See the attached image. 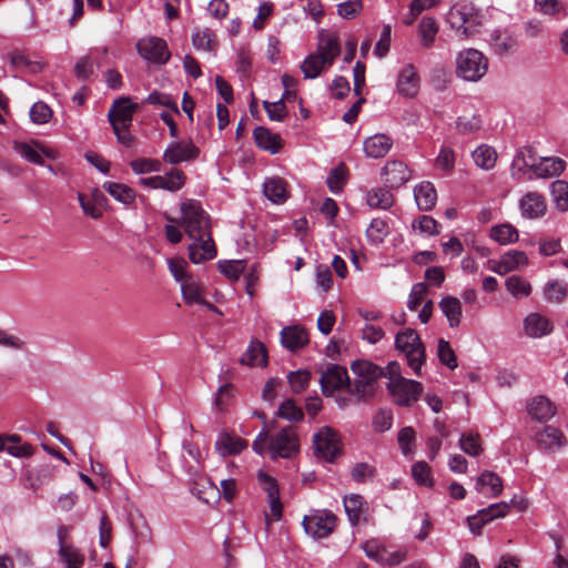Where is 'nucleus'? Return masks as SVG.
Returning <instances> with one entry per match:
<instances>
[{"instance_id": "nucleus-20", "label": "nucleus", "mask_w": 568, "mask_h": 568, "mask_svg": "<svg viewBox=\"0 0 568 568\" xmlns=\"http://www.w3.org/2000/svg\"><path fill=\"white\" fill-rule=\"evenodd\" d=\"M253 136L256 145L271 154H276L282 149L283 141L280 134L271 132L265 126L255 128Z\"/></svg>"}, {"instance_id": "nucleus-35", "label": "nucleus", "mask_w": 568, "mask_h": 568, "mask_svg": "<svg viewBox=\"0 0 568 568\" xmlns=\"http://www.w3.org/2000/svg\"><path fill=\"white\" fill-rule=\"evenodd\" d=\"M351 369L358 378L369 382H375L385 374L383 367L368 361H355L352 363Z\"/></svg>"}, {"instance_id": "nucleus-16", "label": "nucleus", "mask_w": 568, "mask_h": 568, "mask_svg": "<svg viewBox=\"0 0 568 568\" xmlns=\"http://www.w3.org/2000/svg\"><path fill=\"white\" fill-rule=\"evenodd\" d=\"M524 333L530 338H541L549 335L554 326L551 322L540 313H530L524 318Z\"/></svg>"}, {"instance_id": "nucleus-9", "label": "nucleus", "mask_w": 568, "mask_h": 568, "mask_svg": "<svg viewBox=\"0 0 568 568\" xmlns=\"http://www.w3.org/2000/svg\"><path fill=\"white\" fill-rule=\"evenodd\" d=\"M314 452L318 458L325 462H334L342 452V444L338 434L329 427H323L314 436Z\"/></svg>"}, {"instance_id": "nucleus-7", "label": "nucleus", "mask_w": 568, "mask_h": 568, "mask_svg": "<svg viewBox=\"0 0 568 568\" xmlns=\"http://www.w3.org/2000/svg\"><path fill=\"white\" fill-rule=\"evenodd\" d=\"M187 485L192 495L205 504H214L221 498L220 488L202 473V467L189 466Z\"/></svg>"}, {"instance_id": "nucleus-27", "label": "nucleus", "mask_w": 568, "mask_h": 568, "mask_svg": "<svg viewBox=\"0 0 568 568\" xmlns=\"http://www.w3.org/2000/svg\"><path fill=\"white\" fill-rule=\"evenodd\" d=\"M476 489L490 497H497L503 490V480L496 473L485 470L477 478Z\"/></svg>"}, {"instance_id": "nucleus-49", "label": "nucleus", "mask_w": 568, "mask_h": 568, "mask_svg": "<svg viewBox=\"0 0 568 568\" xmlns=\"http://www.w3.org/2000/svg\"><path fill=\"white\" fill-rule=\"evenodd\" d=\"M217 268L231 281H236L245 270V262L243 260L219 261Z\"/></svg>"}, {"instance_id": "nucleus-51", "label": "nucleus", "mask_w": 568, "mask_h": 568, "mask_svg": "<svg viewBox=\"0 0 568 568\" xmlns=\"http://www.w3.org/2000/svg\"><path fill=\"white\" fill-rule=\"evenodd\" d=\"M478 434H463L459 439L460 449L469 456L476 457L483 452Z\"/></svg>"}, {"instance_id": "nucleus-47", "label": "nucleus", "mask_w": 568, "mask_h": 568, "mask_svg": "<svg viewBox=\"0 0 568 568\" xmlns=\"http://www.w3.org/2000/svg\"><path fill=\"white\" fill-rule=\"evenodd\" d=\"M496 152L488 145H480L473 152V159L477 166L490 170L496 163Z\"/></svg>"}, {"instance_id": "nucleus-42", "label": "nucleus", "mask_w": 568, "mask_h": 568, "mask_svg": "<svg viewBox=\"0 0 568 568\" xmlns=\"http://www.w3.org/2000/svg\"><path fill=\"white\" fill-rule=\"evenodd\" d=\"M536 158L535 152L531 148L525 146L517 151L511 166L513 170H517L518 172H526V170H531L534 172L536 166Z\"/></svg>"}, {"instance_id": "nucleus-17", "label": "nucleus", "mask_w": 568, "mask_h": 568, "mask_svg": "<svg viewBox=\"0 0 568 568\" xmlns=\"http://www.w3.org/2000/svg\"><path fill=\"white\" fill-rule=\"evenodd\" d=\"M489 270L504 275L528 264V257L523 251H508L498 262H489Z\"/></svg>"}, {"instance_id": "nucleus-21", "label": "nucleus", "mask_w": 568, "mask_h": 568, "mask_svg": "<svg viewBox=\"0 0 568 568\" xmlns=\"http://www.w3.org/2000/svg\"><path fill=\"white\" fill-rule=\"evenodd\" d=\"M393 140L390 136L379 133L367 138L364 141V151L368 158H384L392 149Z\"/></svg>"}, {"instance_id": "nucleus-45", "label": "nucleus", "mask_w": 568, "mask_h": 568, "mask_svg": "<svg viewBox=\"0 0 568 568\" xmlns=\"http://www.w3.org/2000/svg\"><path fill=\"white\" fill-rule=\"evenodd\" d=\"M364 500L361 495H352L344 499L345 511L353 526L359 524L363 514Z\"/></svg>"}, {"instance_id": "nucleus-46", "label": "nucleus", "mask_w": 568, "mask_h": 568, "mask_svg": "<svg viewBox=\"0 0 568 568\" xmlns=\"http://www.w3.org/2000/svg\"><path fill=\"white\" fill-rule=\"evenodd\" d=\"M550 192L558 210L568 211V182L556 180L550 184Z\"/></svg>"}, {"instance_id": "nucleus-31", "label": "nucleus", "mask_w": 568, "mask_h": 568, "mask_svg": "<svg viewBox=\"0 0 568 568\" xmlns=\"http://www.w3.org/2000/svg\"><path fill=\"white\" fill-rule=\"evenodd\" d=\"M246 440L237 436H231L226 433L221 434L215 442V448L222 456L239 454L246 448Z\"/></svg>"}, {"instance_id": "nucleus-53", "label": "nucleus", "mask_w": 568, "mask_h": 568, "mask_svg": "<svg viewBox=\"0 0 568 568\" xmlns=\"http://www.w3.org/2000/svg\"><path fill=\"white\" fill-rule=\"evenodd\" d=\"M311 379V374L307 371L291 372L287 376L291 389L295 394L302 393L307 388Z\"/></svg>"}, {"instance_id": "nucleus-8", "label": "nucleus", "mask_w": 568, "mask_h": 568, "mask_svg": "<svg viewBox=\"0 0 568 568\" xmlns=\"http://www.w3.org/2000/svg\"><path fill=\"white\" fill-rule=\"evenodd\" d=\"M336 520V516L328 510H314L304 517L303 527L305 532L313 538L322 539L333 532Z\"/></svg>"}, {"instance_id": "nucleus-43", "label": "nucleus", "mask_w": 568, "mask_h": 568, "mask_svg": "<svg viewBox=\"0 0 568 568\" xmlns=\"http://www.w3.org/2000/svg\"><path fill=\"white\" fill-rule=\"evenodd\" d=\"M103 189L116 201L123 204H130L135 199V192L125 184L115 182H105Z\"/></svg>"}, {"instance_id": "nucleus-40", "label": "nucleus", "mask_w": 568, "mask_h": 568, "mask_svg": "<svg viewBox=\"0 0 568 568\" xmlns=\"http://www.w3.org/2000/svg\"><path fill=\"white\" fill-rule=\"evenodd\" d=\"M438 33V24L434 18L424 17L418 26V34L420 37V43L424 48H430Z\"/></svg>"}, {"instance_id": "nucleus-3", "label": "nucleus", "mask_w": 568, "mask_h": 568, "mask_svg": "<svg viewBox=\"0 0 568 568\" xmlns=\"http://www.w3.org/2000/svg\"><path fill=\"white\" fill-rule=\"evenodd\" d=\"M395 346L405 355L414 373L420 375L422 366L426 361V351L417 332L413 328L398 332L395 337Z\"/></svg>"}, {"instance_id": "nucleus-18", "label": "nucleus", "mask_w": 568, "mask_h": 568, "mask_svg": "<svg viewBox=\"0 0 568 568\" xmlns=\"http://www.w3.org/2000/svg\"><path fill=\"white\" fill-rule=\"evenodd\" d=\"M520 213L526 219H539L545 215L547 204L545 197L537 192H528L519 201Z\"/></svg>"}, {"instance_id": "nucleus-39", "label": "nucleus", "mask_w": 568, "mask_h": 568, "mask_svg": "<svg viewBox=\"0 0 568 568\" xmlns=\"http://www.w3.org/2000/svg\"><path fill=\"white\" fill-rule=\"evenodd\" d=\"M329 67L320 55L311 53L304 59L301 69L305 79H315Z\"/></svg>"}, {"instance_id": "nucleus-2", "label": "nucleus", "mask_w": 568, "mask_h": 568, "mask_svg": "<svg viewBox=\"0 0 568 568\" xmlns=\"http://www.w3.org/2000/svg\"><path fill=\"white\" fill-rule=\"evenodd\" d=\"M252 448L258 455L267 452L273 460L291 459L300 452V442L297 433L292 426L284 427L274 435L263 429L253 442Z\"/></svg>"}, {"instance_id": "nucleus-61", "label": "nucleus", "mask_w": 568, "mask_h": 568, "mask_svg": "<svg viewBox=\"0 0 568 568\" xmlns=\"http://www.w3.org/2000/svg\"><path fill=\"white\" fill-rule=\"evenodd\" d=\"M414 479L423 486H432L430 467L425 462H417L412 466Z\"/></svg>"}, {"instance_id": "nucleus-62", "label": "nucleus", "mask_w": 568, "mask_h": 568, "mask_svg": "<svg viewBox=\"0 0 568 568\" xmlns=\"http://www.w3.org/2000/svg\"><path fill=\"white\" fill-rule=\"evenodd\" d=\"M14 150L27 161L34 164H43L41 154L30 144L24 142H16Z\"/></svg>"}, {"instance_id": "nucleus-48", "label": "nucleus", "mask_w": 568, "mask_h": 568, "mask_svg": "<svg viewBox=\"0 0 568 568\" xmlns=\"http://www.w3.org/2000/svg\"><path fill=\"white\" fill-rule=\"evenodd\" d=\"M192 42L195 49L212 51L215 43V36L210 29H197L192 34Z\"/></svg>"}, {"instance_id": "nucleus-28", "label": "nucleus", "mask_w": 568, "mask_h": 568, "mask_svg": "<svg viewBox=\"0 0 568 568\" xmlns=\"http://www.w3.org/2000/svg\"><path fill=\"white\" fill-rule=\"evenodd\" d=\"M414 196L418 209L422 211H430L437 201L436 189L428 181L422 182L415 186Z\"/></svg>"}, {"instance_id": "nucleus-1", "label": "nucleus", "mask_w": 568, "mask_h": 568, "mask_svg": "<svg viewBox=\"0 0 568 568\" xmlns=\"http://www.w3.org/2000/svg\"><path fill=\"white\" fill-rule=\"evenodd\" d=\"M182 214L180 227L190 241L187 244V256L193 264H201L213 260L217 255L215 242L212 236L211 221L200 202L187 200L180 206Z\"/></svg>"}, {"instance_id": "nucleus-23", "label": "nucleus", "mask_w": 568, "mask_h": 568, "mask_svg": "<svg viewBox=\"0 0 568 568\" xmlns=\"http://www.w3.org/2000/svg\"><path fill=\"white\" fill-rule=\"evenodd\" d=\"M281 343L285 348L294 352L308 343V334L300 326L284 327L281 331Z\"/></svg>"}, {"instance_id": "nucleus-26", "label": "nucleus", "mask_w": 568, "mask_h": 568, "mask_svg": "<svg viewBox=\"0 0 568 568\" xmlns=\"http://www.w3.org/2000/svg\"><path fill=\"white\" fill-rule=\"evenodd\" d=\"M528 413L538 422H547L555 416L556 407L547 397L536 396L529 403Z\"/></svg>"}, {"instance_id": "nucleus-38", "label": "nucleus", "mask_w": 568, "mask_h": 568, "mask_svg": "<svg viewBox=\"0 0 568 568\" xmlns=\"http://www.w3.org/2000/svg\"><path fill=\"white\" fill-rule=\"evenodd\" d=\"M490 237L500 245H507L518 241L519 234L515 226L509 223L495 225L490 229Z\"/></svg>"}, {"instance_id": "nucleus-22", "label": "nucleus", "mask_w": 568, "mask_h": 568, "mask_svg": "<svg viewBox=\"0 0 568 568\" xmlns=\"http://www.w3.org/2000/svg\"><path fill=\"white\" fill-rule=\"evenodd\" d=\"M537 445L544 450H554L561 448L566 444V437L562 432L554 426H546L536 435Z\"/></svg>"}, {"instance_id": "nucleus-25", "label": "nucleus", "mask_w": 568, "mask_h": 568, "mask_svg": "<svg viewBox=\"0 0 568 568\" xmlns=\"http://www.w3.org/2000/svg\"><path fill=\"white\" fill-rule=\"evenodd\" d=\"M264 480L267 483L266 491H267V498L271 509V517L270 515H265V523L266 526L271 524V520H280L282 517L283 506L280 499V493L278 487L272 477L267 475H263Z\"/></svg>"}, {"instance_id": "nucleus-32", "label": "nucleus", "mask_w": 568, "mask_h": 568, "mask_svg": "<svg viewBox=\"0 0 568 568\" xmlns=\"http://www.w3.org/2000/svg\"><path fill=\"white\" fill-rule=\"evenodd\" d=\"M263 191L265 196L276 204L284 203L288 197L286 182L278 176L265 180Z\"/></svg>"}, {"instance_id": "nucleus-5", "label": "nucleus", "mask_w": 568, "mask_h": 568, "mask_svg": "<svg viewBox=\"0 0 568 568\" xmlns=\"http://www.w3.org/2000/svg\"><path fill=\"white\" fill-rule=\"evenodd\" d=\"M488 70V59L476 49H467L458 53L456 72L467 81L480 80Z\"/></svg>"}, {"instance_id": "nucleus-36", "label": "nucleus", "mask_w": 568, "mask_h": 568, "mask_svg": "<svg viewBox=\"0 0 568 568\" xmlns=\"http://www.w3.org/2000/svg\"><path fill=\"white\" fill-rule=\"evenodd\" d=\"M241 363L250 366H265L267 354L264 345L260 342L251 343L247 351L242 355Z\"/></svg>"}, {"instance_id": "nucleus-44", "label": "nucleus", "mask_w": 568, "mask_h": 568, "mask_svg": "<svg viewBox=\"0 0 568 568\" xmlns=\"http://www.w3.org/2000/svg\"><path fill=\"white\" fill-rule=\"evenodd\" d=\"M506 290L517 300L527 297L531 294V285L525 278L518 275L509 276L505 282Z\"/></svg>"}, {"instance_id": "nucleus-29", "label": "nucleus", "mask_w": 568, "mask_h": 568, "mask_svg": "<svg viewBox=\"0 0 568 568\" xmlns=\"http://www.w3.org/2000/svg\"><path fill=\"white\" fill-rule=\"evenodd\" d=\"M516 44V39L507 31L495 30L490 34L489 45L493 52L499 57L509 54Z\"/></svg>"}, {"instance_id": "nucleus-60", "label": "nucleus", "mask_w": 568, "mask_h": 568, "mask_svg": "<svg viewBox=\"0 0 568 568\" xmlns=\"http://www.w3.org/2000/svg\"><path fill=\"white\" fill-rule=\"evenodd\" d=\"M413 227L418 229L420 233L427 235L439 234V223L429 215H422L418 220L413 222Z\"/></svg>"}, {"instance_id": "nucleus-41", "label": "nucleus", "mask_w": 568, "mask_h": 568, "mask_svg": "<svg viewBox=\"0 0 568 568\" xmlns=\"http://www.w3.org/2000/svg\"><path fill=\"white\" fill-rule=\"evenodd\" d=\"M544 294L549 303H562L568 296V283L559 280L550 281L545 285Z\"/></svg>"}, {"instance_id": "nucleus-6", "label": "nucleus", "mask_w": 568, "mask_h": 568, "mask_svg": "<svg viewBox=\"0 0 568 568\" xmlns=\"http://www.w3.org/2000/svg\"><path fill=\"white\" fill-rule=\"evenodd\" d=\"M446 21L463 38L474 34L479 24L475 8L468 3H458L452 7L446 16Z\"/></svg>"}, {"instance_id": "nucleus-33", "label": "nucleus", "mask_w": 568, "mask_h": 568, "mask_svg": "<svg viewBox=\"0 0 568 568\" xmlns=\"http://www.w3.org/2000/svg\"><path fill=\"white\" fill-rule=\"evenodd\" d=\"M58 557L63 568H82L84 565V555L72 544L68 546L60 545Z\"/></svg>"}, {"instance_id": "nucleus-37", "label": "nucleus", "mask_w": 568, "mask_h": 568, "mask_svg": "<svg viewBox=\"0 0 568 568\" xmlns=\"http://www.w3.org/2000/svg\"><path fill=\"white\" fill-rule=\"evenodd\" d=\"M366 202L372 209L387 210L394 203L393 194L383 187H375L367 192Z\"/></svg>"}, {"instance_id": "nucleus-4", "label": "nucleus", "mask_w": 568, "mask_h": 568, "mask_svg": "<svg viewBox=\"0 0 568 568\" xmlns=\"http://www.w3.org/2000/svg\"><path fill=\"white\" fill-rule=\"evenodd\" d=\"M187 262L180 258V288L182 297L189 306H204L206 310L222 314L221 311L205 298L204 286L186 272Z\"/></svg>"}, {"instance_id": "nucleus-15", "label": "nucleus", "mask_w": 568, "mask_h": 568, "mask_svg": "<svg viewBox=\"0 0 568 568\" xmlns=\"http://www.w3.org/2000/svg\"><path fill=\"white\" fill-rule=\"evenodd\" d=\"M385 176V184L390 189H397L409 181L412 172L407 164L399 160H390L385 163L382 170Z\"/></svg>"}, {"instance_id": "nucleus-54", "label": "nucleus", "mask_w": 568, "mask_h": 568, "mask_svg": "<svg viewBox=\"0 0 568 568\" xmlns=\"http://www.w3.org/2000/svg\"><path fill=\"white\" fill-rule=\"evenodd\" d=\"M130 166L135 174H146L160 171L161 162L149 158H140L131 161Z\"/></svg>"}, {"instance_id": "nucleus-10", "label": "nucleus", "mask_w": 568, "mask_h": 568, "mask_svg": "<svg viewBox=\"0 0 568 568\" xmlns=\"http://www.w3.org/2000/svg\"><path fill=\"white\" fill-rule=\"evenodd\" d=\"M388 389L397 405L410 406L418 400L423 386L419 382L399 377L388 383Z\"/></svg>"}, {"instance_id": "nucleus-19", "label": "nucleus", "mask_w": 568, "mask_h": 568, "mask_svg": "<svg viewBox=\"0 0 568 568\" xmlns=\"http://www.w3.org/2000/svg\"><path fill=\"white\" fill-rule=\"evenodd\" d=\"M396 88L399 94L414 98L419 90V77L413 64H406L398 73Z\"/></svg>"}, {"instance_id": "nucleus-64", "label": "nucleus", "mask_w": 568, "mask_h": 568, "mask_svg": "<svg viewBox=\"0 0 568 568\" xmlns=\"http://www.w3.org/2000/svg\"><path fill=\"white\" fill-rule=\"evenodd\" d=\"M263 105L272 121L281 122L286 116V105L283 102V99H280L276 102L264 101Z\"/></svg>"}, {"instance_id": "nucleus-59", "label": "nucleus", "mask_w": 568, "mask_h": 568, "mask_svg": "<svg viewBox=\"0 0 568 568\" xmlns=\"http://www.w3.org/2000/svg\"><path fill=\"white\" fill-rule=\"evenodd\" d=\"M30 118L37 124H44L52 118V110L42 101L36 102L30 109Z\"/></svg>"}, {"instance_id": "nucleus-52", "label": "nucleus", "mask_w": 568, "mask_h": 568, "mask_svg": "<svg viewBox=\"0 0 568 568\" xmlns=\"http://www.w3.org/2000/svg\"><path fill=\"white\" fill-rule=\"evenodd\" d=\"M277 415L290 422H298L304 417L302 408L293 399L284 400L278 407Z\"/></svg>"}, {"instance_id": "nucleus-63", "label": "nucleus", "mask_w": 568, "mask_h": 568, "mask_svg": "<svg viewBox=\"0 0 568 568\" xmlns=\"http://www.w3.org/2000/svg\"><path fill=\"white\" fill-rule=\"evenodd\" d=\"M428 288L425 283L414 284L408 296L407 307L410 311H416L426 296Z\"/></svg>"}, {"instance_id": "nucleus-11", "label": "nucleus", "mask_w": 568, "mask_h": 568, "mask_svg": "<svg viewBox=\"0 0 568 568\" xmlns=\"http://www.w3.org/2000/svg\"><path fill=\"white\" fill-rule=\"evenodd\" d=\"M136 49L140 55L151 62L163 64L170 58L166 42L156 37H149L139 40Z\"/></svg>"}, {"instance_id": "nucleus-14", "label": "nucleus", "mask_w": 568, "mask_h": 568, "mask_svg": "<svg viewBox=\"0 0 568 568\" xmlns=\"http://www.w3.org/2000/svg\"><path fill=\"white\" fill-rule=\"evenodd\" d=\"M315 53L324 59L326 64L333 65L335 59L341 53L338 34L331 30H321L318 32V43Z\"/></svg>"}, {"instance_id": "nucleus-55", "label": "nucleus", "mask_w": 568, "mask_h": 568, "mask_svg": "<svg viewBox=\"0 0 568 568\" xmlns=\"http://www.w3.org/2000/svg\"><path fill=\"white\" fill-rule=\"evenodd\" d=\"M373 385L374 382L357 378L354 381L353 384L351 383V381L348 382L346 390L351 395L356 396L357 399H364L373 394Z\"/></svg>"}, {"instance_id": "nucleus-50", "label": "nucleus", "mask_w": 568, "mask_h": 568, "mask_svg": "<svg viewBox=\"0 0 568 568\" xmlns=\"http://www.w3.org/2000/svg\"><path fill=\"white\" fill-rule=\"evenodd\" d=\"M437 355L440 363L450 369H455L458 366L457 357L449 342L440 338L438 341Z\"/></svg>"}, {"instance_id": "nucleus-56", "label": "nucleus", "mask_w": 568, "mask_h": 568, "mask_svg": "<svg viewBox=\"0 0 568 568\" xmlns=\"http://www.w3.org/2000/svg\"><path fill=\"white\" fill-rule=\"evenodd\" d=\"M346 183L344 165L334 168L327 176V186L332 193H339Z\"/></svg>"}, {"instance_id": "nucleus-12", "label": "nucleus", "mask_w": 568, "mask_h": 568, "mask_svg": "<svg viewBox=\"0 0 568 568\" xmlns=\"http://www.w3.org/2000/svg\"><path fill=\"white\" fill-rule=\"evenodd\" d=\"M320 382L323 394L331 396L338 389L347 388L349 377L345 367L332 364L322 373Z\"/></svg>"}, {"instance_id": "nucleus-13", "label": "nucleus", "mask_w": 568, "mask_h": 568, "mask_svg": "<svg viewBox=\"0 0 568 568\" xmlns=\"http://www.w3.org/2000/svg\"><path fill=\"white\" fill-rule=\"evenodd\" d=\"M135 109L136 105L131 103L129 99L121 98L116 100L108 113L113 131H118V128H130Z\"/></svg>"}, {"instance_id": "nucleus-30", "label": "nucleus", "mask_w": 568, "mask_h": 568, "mask_svg": "<svg viewBox=\"0 0 568 568\" xmlns=\"http://www.w3.org/2000/svg\"><path fill=\"white\" fill-rule=\"evenodd\" d=\"M565 168L566 162L560 158H541L536 163L534 175L535 178L548 179L561 174Z\"/></svg>"}, {"instance_id": "nucleus-58", "label": "nucleus", "mask_w": 568, "mask_h": 568, "mask_svg": "<svg viewBox=\"0 0 568 568\" xmlns=\"http://www.w3.org/2000/svg\"><path fill=\"white\" fill-rule=\"evenodd\" d=\"M362 549L371 560L378 564L383 561L384 554L386 552V547L377 539L366 540L362 544Z\"/></svg>"}, {"instance_id": "nucleus-24", "label": "nucleus", "mask_w": 568, "mask_h": 568, "mask_svg": "<svg viewBox=\"0 0 568 568\" xmlns=\"http://www.w3.org/2000/svg\"><path fill=\"white\" fill-rule=\"evenodd\" d=\"M534 9L536 12L556 20L565 19L568 16L566 0H534Z\"/></svg>"}, {"instance_id": "nucleus-34", "label": "nucleus", "mask_w": 568, "mask_h": 568, "mask_svg": "<svg viewBox=\"0 0 568 568\" xmlns=\"http://www.w3.org/2000/svg\"><path fill=\"white\" fill-rule=\"evenodd\" d=\"M439 308L446 316L450 327H456L460 324L462 304L457 297H443L439 302Z\"/></svg>"}, {"instance_id": "nucleus-57", "label": "nucleus", "mask_w": 568, "mask_h": 568, "mask_svg": "<svg viewBox=\"0 0 568 568\" xmlns=\"http://www.w3.org/2000/svg\"><path fill=\"white\" fill-rule=\"evenodd\" d=\"M366 234L372 243H382L387 235V223L382 219H374L367 227Z\"/></svg>"}]
</instances>
